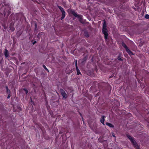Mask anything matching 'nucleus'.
Here are the masks:
<instances>
[{
  "mask_svg": "<svg viewBox=\"0 0 149 149\" xmlns=\"http://www.w3.org/2000/svg\"><path fill=\"white\" fill-rule=\"evenodd\" d=\"M58 7L59 9L60 10L62 13V16L61 18V19L62 20L63 19L65 16V12L63 8L61 6H58Z\"/></svg>",
  "mask_w": 149,
  "mask_h": 149,
  "instance_id": "nucleus-2",
  "label": "nucleus"
},
{
  "mask_svg": "<svg viewBox=\"0 0 149 149\" xmlns=\"http://www.w3.org/2000/svg\"><path fill=\"white\" fill-rule=\"evenodd\" d=\"M6 92L7 94L10 93V90L9 89L7 86H6Z\"/></svg>",
  "mask_w": 149,
  "mask_h": 149,
  "instance_id": "nucleus-18",
  "label": "nucleus"
},
{
  "mask_svg": "<svg viewBox=\"0 0 149 149\" xmlns=\"http://www.w3.org/2000/svg\"><path fill=\"white\" fill-rule=\"evenodd\" d=\"M132 143L136 149H140L137 143L135 140Z\"/></svg>",
  "mask_w": 149,
  "mask_h": 149,
  "instance_id": "nucleus-5",
  "label": "nucleus"
},
{
  "mask_svg": "<svg viewBox=\"0 0 149 149\" xmlns=\"http://www.w3.org/2000/svg\"><path fill=\"white\" fill-rule=\"evenodd\" d=\"M60 92L61 95L64 99H66L68 97V95L65 93L63 89L61 88L60 89Z\"/></svg>",
  "mask_w": 149,
  "mask_h": 149,
  "instance_id": "nucleus-4",
  "label": "nucleus"
},
{
  "mask_svg": "<svg viewBox=\"0 0 149 149\" xmlns=\"http://www.w3.org/2000/svg\"><path fill=\"white\" fill-rule=\"evenodd\" d=\"M8 96L7 98H9L10 97V93H8Z\"/></svg>",
  "mask_w": 149,
  "mask_h": 149,
  "instance_id": "nucleus-24",
  "label": "nucleus"
},
{
  "mask_svg": "<svg viewBox=\"0 0 149 149\" xmlns=\"http://www.w3.org/2000/svg\"><path fill=\"white\" fill-rule=\"evenodd\" d=\"M4 5L5 6V9L3 13L4 14L5 17H6V14L7 13L6 17H8L9 14L11 13V9L8 4H4Z\"/></svg>",
  "mask_w": 149,
  "mask_h": 149,
  "instance_id": "nucleus-1",
  "label": "nucleus"
},
{
  "mask_svg": "<svg viewBox=\"0 0 149 149\" xmlns=\"http://www.w3.org/2000/svg\"><path fill=\"white\" fill-rule=\"evenodd\" d=\"M102 32L104 34H107V28H102Z\"/></svg>",
  "mask_w": 149,
  "mask_h": 149,
  "instance_id": "nucleus-10",
  "label": "nucleus"
},
{
  "mask_svg": "<svg viewBox=\"0 0 149 149\" xmlns=\"http://www.w3.org/2000/svg\"><path fill=\"white\" fill-rule=\"evenodd\" d=\"M104 38L105 40H107V37H108V33L104 34Z\"/></svg>",
  "mask_w": 149,
  "mask_h": 149,
  "instance_id": "nucleus-21",
  "label": "nucleus"
},
{
  "mask_svg": "<svg viewBox=\"0 0 149 149\" xmlns=\"http://www.w3.org/2000/svg\"><path fill=\"white\" fill-rule=\"evenodd\" d=\"M126 51L127 53L130 55H133L134 54H133L132 52L128 48L126 50Z\"/></svg>",
  "mask_w": 149,
  "mask_h": 149,
  "instance_id": "nucleus-9",
  "label": "nucleus"
},
{
  "mask_svg": "<svg viewBox=\"0 0 149 149\" xmlns=\"http://www.w3.org/2000/svg\"><path fill=\"white\" fill-rule=\"evenodd\" d=\"M77 18L79 19V22L82 23H83V22L82 21V18L81 17V15H79Z\"/></svg>",
  "mask_w": 149,
  "mask_h": 149,
  "instance_id": "nucleus-13",
  "label": "nucleus"
},
{
  "mask_svg": "<svg viewBox=\"0 0 149 149\" xmlns=\"http://www.w3.org/2000/svg\"><path fill=\"white\" fill-rule=\"evenodd\" d=\"M36 41H34V43H33V44H34V43H36Z\"/></svg>",
  "mask_w": 149,
  "mask_h": 149,
  "instance_id": "nucleus-28",
  "label": "nucleus"
},
{
  "mask_svg": "<svg viewBox=\"0 0 149 149\" xmlns=\"http://www.w3.org/2000/svg\"><path fill=\"white\" fill-rule=\"evenodd\" d=\"M4 54L6 58L8 57V56H9V52L8 50L6 49H5Z\"/></svg>",
  "mask_w": 149,
  "mask_h": 149,
  "instance_id": "nucleus-6",
  "label": "nucleus"
},
{
  "mask_svg": "<svg viewBox=\"0 0 149 149\" xmlns=\"http://www.w3.org/2000/svg\"><path fill=\"white\" fill-rule=\"evenodd\" d=\"M77 70V75H79V74H81V72H80V70L79 69L77 70Z\"/></svg>",
  "mask_w": 149,
  "mask_h": 149,
  "instance_id": "nucleus-20",
  "label": "nucleus"
},
{
  "mask_svg": "<svg viewBox=\"0 0 149 149\" xmlns=\"http://www.w3.org/2000/svg\"><path fill=\"white\" fill-rule=\"evenodd\" d=\"M24 90L25 91L26 93L27 94L28 93V91L26 89H24Z\"/></svg>",
  "mask_w": 149,
  "mask_h": 149,
  "instance_id": "nucleus-26",
  "label": "nucleus"
},
{
  "mask_svg": "<svg viewBox=\"0 0 149 149\" xmlns=\"http://www.w3.org/2000/svg\"><path fill=\"white\" fill-rule=\"evenodd\" d=\"M84 35L86 37H89V35L87 31H86L84 32Z\"/></svg>",
  "mask_w": 149,
  "mask_h": 149,
  "instance_id": "nucleus-17",
  "label": "nucleus"
},
{
  "mask_svg": "<svg viewBox=\"0 0 149 149\" xmlns=\"http://www.w3.org/2000/svg\"><path fill=\"white\" fill-rule=\"evenodd\" d=\"M86 60V58H84L83 59L81 60V63L82 64H84Z\"/></svg>",
  "mask_w": 149,
  "mask_h": 149,
  "instance_id": "nucleus-14",
  "label": "nucleus"
},
{
  "mask_svg": "<svg viewBox=\"0 0 149 149\" xmlns=\"http://www.w3.org/2000/svg\"><path fill=\"white\" fill-rule=\"evenodd\" d=\"M35 30H36V28H37V25L36 23H35Z\"/></svg>",
  "mask_w": 149,
  "mask_h": 149,
  "instance_id": "nucleus-23",
  "label": "nucleus"
},
{
  "mask_svg": "<svg viewBox=\"0 0 149 149\" xmlns=\"http://www.w3.org/2000/svg\"><path fill=\"white\" fill-rule=\"evenodd\" d=\"M68 13L72 14L75 17H77L80 15H78L77 13L72 9H69L68 10Z\"/></svg>",
  "mask_w": 149,
  "mask_h": 149,
  "instance_id": "nucleus-3",
  "label": "nucleus"
},
{
  "mask_svg": "<svg viewBox=\"0 0 149 149\" xmlns=\"http://www.w3.org/2000/svg\"><path fill=\"white\" fill-rule=\"evenodd\" d=\"M117 59L120 61H123V60L121 58V54H119Z\"/></svg>",
  "mask_w": 149,
  "mask_h": 149,
  "instance_id": "nucleus-15",
  "label": "nucleus"
},
{
  "mask_svg": "<svg viewBox=\"0 0 149 149\" xmlns=\"http://www.w3.org/2000/svg\"><path fill=\"white\" fill-rule=\"evenodd\" d=\"M75 67H76V70H77L79 69H78V67H77V64H76V65H75Z\"/></svg>",
  "mask_w": 149,
  "mask_h": 149,
  "instance_id": "nucleus-25",
  "label": "nucleus"
},
{
  "mask_svg": "<svg viewBox=\"0 0 149 149\" xmlns=\"http://www.w3.org/2000/svg\"><path fill=\"white\" fill-rule=\"evenodd\" d=\"M103 28H107V24L106 23V21L105 19L104 20H103Z\"/></svg>",
  "mask_w": 149,
  "mask_h": 149,
  "instance_id": "nucleus-11",
  "label": "nucleus"
},
{
  "mask_svg": "<svg viewBox=\"0 0 149 149\" xmlns=\"http://www.w3.org/2000/svg\"><path fill=\"white\" fill-rule=\"evenodd\" d=\"M106 125H108L109 127H114V126L112 124L110 123H109L108 122H107L106 123Z\"/></svg>",
  "mask_w": 149,
  "mask_h": 149,
  "instance_id": "nucleus-12",
  "label": "nucleus"
},
{
  "mask_svg": "<svg viewBox=\"0 0 149 149\" xmlns=\"http://www.w3.org/2000/svg\"><path fill=\"white\" fill-rule=\"evenodd\" d=\"M77 60L75 61V65L77 64Z\"/></svg>",
  "mask_w": 149,
  "mask_h": 149,
  "instance_id": "nucleus-27",
  "label": "nucleus"
},
{
  "mask_svg": "<svg viewBox=\"0 0 149 149\" xmlns=\"http://www.w3.org/2000/svg\"><path fill=\"white\" fill-rule=\"evenodd\" d=\"M113 136H114V137H115V136H114V135H113Z\"/></svg>",
  "mask_w": 149,
  "mask_h": 149,
  "instance_id": "nucleus-29",
  "label": "nucleus"
},
{
  "mask_svg": "<svg viewBox=\"0 0 149 149\" xmlns=\"http://www.w3.org/2000/svg\"><path fill=\"white\" fill-rule=\"evenodd\" d=\"M145 17L146 19H149V15L148 14L146 15L145 16Z\"/></svg>",
  "mask_w": 149,
  "mask_h": 149,
  "instance_id": "nucleus-22",
  "label": "nucleus"
},
{
  "mask_svg": "<svg viewBox=\"0 0 149 149\" xmlns=\"http://www.w3.org/2000/svg\"><path fill=\"white\" fill-rule=\"evenodd\" d=\"M104 116H101V118L100 119V122L101 123H102L104 125Z\"/></svg>",
  "mask_w": 149,
  "mask_h": 149,
  "instance_id": "nucleus-8",
  "label": "nucleus"
},
{
  "mask_svg": "<svg viewBox=\"0 0 149 149\" xmlns=\"http://www.w3.org/2000/svg\"><path fill=\"white\" fill-rule=\"evenodd\" d=\"M127 136L129 139L131 141V142L134 140V139L129 135H127Z\"/></svg>",
  "mask_w": 149,
  "mask_h": 149,
  "instance_id": "nucleus-7",
  "label": "nucleus"
},
{
  "mask_svg": "<svg viewBox=\"0 0 149 149\" xmlns=\"http://www.w3.org/2000/svg\"><path fill=\"white\" fill-rule=\"evenodd\" d=\"M122 45L123 46V47L126 50L128 49L127 47L124 42H123L122 43Z\"/></svg>",
  "mask_w": 149,
  "mask_h": 149,
  "instance_id": "nucleus-16",
  "label": "nucleus"
},
{
  "mask_svg": "<svg viewBox=\"0 0 149 149\" xmlns=\"http://www.w3.org/2000/svg\"><path fill=\"white\" fill-rule=\"evenodd\" d=\"M43 67L44 68V69H45V70L47 71L48 72H49V71L47 69V68H46V66L44 65H43Z\"/></svg>",
  "mask_w": 149,
  "mask_h": 149,
  "instance_id": "nucleus-19",
  "label": "nucleus"
}]
</instances>
